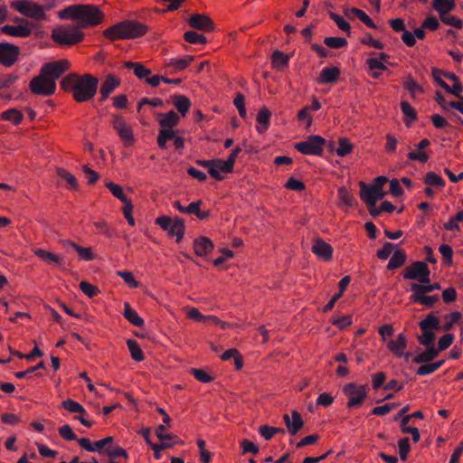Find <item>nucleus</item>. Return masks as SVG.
Returning <instances> with one entry per match:
<instances>
[{
    "label": "nucleus",
    "instance_id": "c03bdc74",
    "mask_svg": "<svg viewBox=\"0 0 463 463\" xmlns=\"http://www.w3.org/2000/svg\"><path fill=\"white\" fill-rule=\"evenodd\" d=\"M424 183L428 185H433L438 188H443L445 186V181L439 175L434 172H429L424 176Z\"/></svg>",
    "mask_w": 463,
    "mask_h": 463
},
{
    "label": "nucleus",
    "instance_id": "c9c22d12",
    "mask_svg": "<svg viewBox=\"0 0 463 463\" xmlns=\"http://www.w3.org/2000/svg\"><path fill=\"white\" fill-rule=\"evenodd\" d=\"M289 56L282 52L276 50L272 53V66L277 70H281L288 65Z\"/></svg>",
    "mask_w": 463,
    "mask_h": 463
},
{
    "label": "nucleus",
    "instance_id": "72a5a7b5",
    "mask_svg": "<svg viewBox=\"0 0 463 463\" xmlns=\"http://www.w3.org/2000/svg\"><path fill=\"white\" fill-rule=\"evenodd\" d=\"M410 288L415 293L427 294L440 289V285L439 283L430 284V282L425 284L411 283Z\"/></svg>",
    "mask_w": 463,
    "mask_h": 463
},
{
    "label": "nucleus",
    "instance_id": "423d86ee",
    "mask_svg": "<svg viewBox=\"0 0 463 463\" xmlns=\"http://www.w3.org/2000/svg\"><path fill=\"white\" fill-rule=\"evenodd\" d=\"M326 139L318 135H311L306 140L298 142L294 148L303 155L322 156Z\"/></svg>",
    "mask_w": 463,
    "mask_h": 463
},
{
    "label": "nucleus",
    "instance_id": "e433bc0d",
    "mask_svg": "<svg viewBox=\"0 0 463 463\" xmlns=\"http://www.w3.org/2000/svg\"><path fill=\"white\" fill-rule=\"evenodd\" d=\"M175 137V131L172 128H162L159 131L157 137V145L161 149L166 148V142L168 140H174Z\"/></svg>",
    "mask_w": 463,
    "mask_h": 463
},
{
    "label": "nucleus",
    "instance_id": "58836bf2",
    "mask_svg": "<svg viewBox=\"0 0 463 463\" xmlns=\"http://www.w3.org/2000/svg\"><path fill=\"white\" fill-rule=\"evenodd\" d=\"M127 345L129 349L131 357L133 360L137 362H141L145 359V355L137 344V342L134 339H128L127 341Z\"/></svg>",
    "mask_w": 463,
    "mask_h": 463
},
{
    "label": "nucleus",
    "instance_id": "680f3d73",
    "mask_svg": "<svg viewBox=\"0 0 463 463\" xmlns=\"http://www.w3.org/2000/svg\"><path fill=\"white\" fill-rule=\"evenodd\" d=\"M399 446V455L402 460H406L409 451L411 450L410 439L409 438L401 439L398 441Z\"/></svg>",
    "mask_w": 463,
    "mask_h": 463
},
{
    "label": "nucleus",
    "instance_id": "0eeeda50",
    "mask_svg": "<svg viewBox=\"0 0 463 463\" xmlns=\"http://www.w3.org/2000/svg\"><path fill=\"white\" fill-rule=\"evenodd\" d=\"M84 33L79 28L58 27L53 29L52 38L59 44L73 45L82 41Z\"/></svg>",
    "mask_w": 463,
    "mask_h": 463
},
{
    "label": "nucleus",
    "instance_id": "79ce46f5",
    "mask_svg": "<svg viewBox=\"0 0 463 463\" xmlns=\"http://www.w3.org/2000/svg\"><path fill=\"white\" fill-rule=\"evenodd\" d=\"M105 453L109 456V460H114L115 458H128V454L126 451V449H124L123 448H121L119 446L114 445V444H112V446L107 448L105 449Z\"/></svg>",
    "mask_w": 463,
    "mask_h": 463
},
{
    "label": "nucleus",
    "instance_id": "1a4fd4ad",
    "mask_svg": "<svg viewBox=\"0 0 463 463\" xmlns=\"http://www.w3.org/2000/svg\"><path fill=\"white\" fill-rule=\"evenodd\" d=\"M430 270L424 261H414L411 266L407 267L403 272L405 279L417 280L418 284H425L430 282Z\"/></svg>",
    "mask_w": 463,
    "mask_h": 463
},
{
    "label": "nucleus",
    "instance_id": "0e129e2a",
    "mask_svg": "<svg viewBox=\"0 0 463 463\" xmlns=\"http://www.w3.org/2000/svg\"><path fill=\"white\" fill-rule=\"evenodd\" d=\"M80 288L89 298H93L99 293V289L96 286L87 281H81L80 283Z\"/></svg>",
    "mask_w": 463,
    "mask_h": 463
},
{
    "label": "nucleus",
    "instance_id": "a878e982",
    "mask_svg": "<svg viewBox=\"0 0 463 463\" xmlns=\"http://www.w3.org/2000/svg\"><path fill=\"white\" fill-rule=\"evenodd\" d=\"M173 104L177 111L184 117L191 107L190 99L184 95L175 94L173 97Z\"/></svg>",
    "mask_w": 463,
    "mask_h": 463
},
{
    "label": "nucleus",
    "instance_id": "864d4df0",
    "mask_svg": "<svg viewBox=\"0 0 463 463\" xmlns=\"http://www.w3.org/2000/svg\"><path fill=\"white\" fill-rule=\"evenodd\" d=\"M57 174L61 178L65 180L70 184L71 189H72V190L78 189L77 179L72 174H71L70 172H68L67 170L62 169V168H58Z\"/></svg>",
    "mask_w": 463,
    "mask_h": 463
},
{
    "label": "nucleus",
    "instance_id": "aec40b11",
    "mask_svg": "<svg viewBox=\"0 0 463 463\" xmlns=\"http://www.w3.org/2000/svg\"><path fill=\"white\" fill-rule=\"evenodd\" d=\"M60 243L66 250L73 249L75 251H77L80 259L84 260H92L94 259V254L91 252L90 248L81 247L69 240H61Z\"/></svg>",
    "mask_w": 463,
    "mask_h": 463
},
{
    "label": "nucleus",
    "instance_id": "6ab92c4d",
    "mask_svg": "<svg viewBox=\"0 0 463 463\" xmlns=\"http://www.w3.org/2000/svg\"><path fill=\"white\" fill-rule=\"evenodd\" d=\"M341 71L337 67H325L321 70L317 82L319 84H331L337 81Z\"/></svg>",
    "mask_w": 463,
    "mask_h": 463
},
{
    "label": "nucleus",
    "instance_id": "2eb2a0df",
    "mask_svg": "<svg viewBox=\"0 0 463 463\" xmlns=\"http://www.w3.org/2000/svg\"><path fill=\"white\" fill-rule=\"evenodd\" d=\"M312 251L318 258L327 261L333 257V248L321 239H317L312 246Z\"/></svg>",
    "mask_w": 463,
    "mask_h": 463
},
{
    "label": "nucleus",
    "instance_id": "4be33fe9",
    "mask_svg": "<svg viewBox=\"0 0 463 463\" xmlns=\"http://www.w3.org/2000/svg\"><path fill=\"white\" fill-rule=\"evenodd\" d=\"M407 346V339L403 333L398 335L396 339L388 343L389 350L397 357H402V350Z\"/></svg>",
    "mask_w": 463,
    "mask_h": 463
},
{
    "label": "nucleus",
    "instance_id": "bf43d9fd",
    "mask_svg": "<svg viewBox=\"0 0 463 463\" xmlns=\"http://www.w3.org/2000/svg\"><path fill=\"white\" fill-rule=\"evenodd\" d=\"M190 373L199 382L203 383H211L213 378L210 376L205 371L196 368H191Z\"/></svg>",
    "mask_w": 463,
    "mask_h": 463
},
{
    "label": "nucleus",
    "instance_id": "5701e85b",
    "mask_svg": "<svg viewBox=\"0 0 463 463\" xmlns=\"http://www.w3.org/2000/svg\"><path fill=\"white\" fill-rule=\"evenodd\" d=\"M410 300L413 303L423 305L429 308L432 307L436 302L439 300V295L427 296L426 294H420L413 292L410 296Z\"/></svg>",
    "mask_w": 463,
    "mask_h": 463
},
{
    "label": "nucleus",
    "instance_id": "7ed1b4c3",
    "mask_svg": "<svg viewBox=\"0 0 463 463\" xmlns=\"http://www.w3.org/2000/svg\"><path fill=\"white\" fill-rule=\"evenodd\" d=\"M75 16L79 28H86L100 24L103 13L97 5L78 4L75 5Z\"/></svg>",
    "mask_w": 463,
    "mask_h": 463
},
{
    "label": "nucleus",
    "instance_id": "b1692460",
    "mask_svg": "<svg viewBox=\"0 0 463 463\" xmlns=\"http://www.w3.org/2000/svg\"><path fill=\"white\" fill-rule=\"evenodd\" d=\"M124 317L132 325L136 326H143L145 324L144 319L137 314L136 310H134L130 304L128 302L124 303Z\"/></svg>",
    "mask_w": 463,
    "mask_h": 463
},
{
    "label": "nucleus",
    "instance_id": "13d9d810",
    "mask_svg": "<svg viewBox=\"0 0 463 463\" xmlns=\"http://www.w3.org/2000/svg\"><path fill=\"white\" fill-rule=\"evenodd\" d=\"M330 18L337 24L339 29L345 32L348 36L351 34V27L350 24L344 20V18L335 13L329 14Z\"/></svg>",
    "mask_w": 463,
    "mask_h": 463
},
{
    "label": "nucleus",
    "instance_id": "ddd939ff",
    "mask_svg": "<svg viewBox=\"0 0 463 463\" xmlns=\"http://www.w3.org/2000/svg\"><path fill=\"white\" fill-rule=\"evenodd\" d=\"M189 25L196 30L203 32H212L214 30V24L210 16L204 14H195L187 20Z\"/></svg>",
    "mask_w": 463,
    "mask_h": 463
},
{
    "label": "nucleus",
    "instance_id": "7c9ffc66",
    "mask_svg": "<svg viewBox=\"0 0 463 463\" xmlns=\"http://www.w3.org/2000/svg\"><path fill=\"white\" fill-rule=\"evenodd\" d=\"M125 67L128 69H132L134 71V74L138 79H146V77L151 74V70L146 68L140 62L126 61Z\"/></svg>",
    "mask_w": 463,
    "mask_h": 463
},
{
    "label": "nucleus",
    "instance_id": "09e8293b",
    "mask_svg": "<svg viewBox=\"0 0 463 463\" xmlns=\"http://www.w3.org/2000/svg\"><path fill=\"white\" fill-rule=\"evenodd\" d=\"M184 39L192 44H203L207 42L206 37L203 34H199L194 31H187L184 34Z\"/></svg>",
    "mask_w": 463,
    "mask_h": 463
},
{
    "label": "nucleus",
    "instance_id": "20e7f679",
    "mask_svg": "<svg viewBox=\"0 0 463 463\" xmlns=\"http://www.w3.org/2000/svg\"><path fill=\"white\" fill-rule=\"evenodd\" d=\"M388 181L385 176H378L374 179L372 185L365 183H360V197L366 205H376L377 201L382 200L386 193L383 191V185Z\"/></svg>",
    "mask_w": 463,
    "mask_h": 463
},
{
    "label": "nucleus",
    "instance_id": "412c9836",
    "mask_svg": "<svg viewBox=\"0 0 463 463\" xmlns=\"http://www.w3.org/2000/svg\"><path fill=\"white\" fill-rule=\"evenodd\" d=\"M426 347L425 351L415 355L413 357V362L415 364H426L432 360H434L439 354V350L434 345H424Z\"/></svg>",
    "mask_w": 463,
    "mask_h": 463
},
{
    "label": "nucleus",
    "instance_id": "5fc2aeb1",
    "mask_svg": "<svg viewBox=\"0 0 463 463\" xmlns=\"http://www.w3.org/2000/svg\"><path fill=\"white\" fill-rule=\"evenodd\" d=\"M324 43L332 49H339L347 45V41L343 37H326Z\"/></svg>",
    "mask_w": 463,
    "mask_h": 463
},
{
    "label": "nucleus",
    "instance_id": "f3484780",
    "mask_svg": "<svg viewBox=\"0 0 463 463\" xmlns=\"http://www.w3.org/2000/svg\"><path fill=\"white\" fill-rule=\"evenodd\" d=\"M345 15L349 19H354V17H357L360 21H362L366 26L372 29H377V25L370 18L363 10L358 9L356 7H345L344 8Z\"/></svg>",
    "mask_w": 463,
    "mask_h": 463
},
{
    "label": "nucleus",
    "instance_id": "69168bd1",
    "mask_svg": "<svg viewBox=\"0 0 463 463\" xmlns=\"http://www.w3.org/2000/svg\"><path fill=\"white\" fill-rule=\"evenodd\" d=\"M114 438L112 436H108L105 439L95 441L96 452L105 453V449L112 446Z\"/></svg>",
    "mask_w": 463,
    "mask_h": 463
},
{
    "label": "nucleus",
    "instance_id": "9d476101",
    "mask_svg": "<svg viewBox=\"0 0 463 463\" xmlns=\"http://www.w3.org/2000/svg\"><path fill=\"white\" fill-rule=\"evenodd\" d=\"M343 392L348 397V408L361 405L367 396L366 385H357L354 383L345 384Z\"/></svg>",
    "mask_w": 463,
    "mask_h": 463
},
{
    "label": "nucleus",
    "instance_id": "a211bd4d",
    "mask_svg": "<svg viewBox=\"0 0 463 463\" xmlns=\"http://www.w3.org/2000/svg\"><path fill=\"white\" fill-rule=\"evenodd\" d=\"M213 248V242L207 237L202 236L194 241V250L197 256H207Z\"/></svg>",
    "mask_w": 463,
    "mask_h": 463
},
{
    "label": "nucleus",
    "instance_id": "a19ab883",
    "mask_svg": "<svg viewBox=\"0 0 463 463\" xmlns=\"http://www.w3.org/2000/svg\"><path fill=\"white\" fill-rule=\"evenodd\" d=\"M421 335L417 336L418 341L422 345H434L436 335L433 330H429L426 327H420Z\"/></svg>",
    "mask_w": 463,
    "mask_h": 463
},
{
    "label": "nucleus",
    "instance_id": "f03ea898",
    "mask_svg": "<svg viewBox=\"0 0 463 463\" xmlns=\"http://www.w3.org/2000/svg\"><path fill=\"white\" fill-rule=\"evenodd\" d=\"M146 26L132 20L118 23L104 31L105 37L110 40L133 39L145 34Z\"/></svg>",
    "mask_w": 463,
    "mask_h": 463
},
{
    "label": "nucleus",
    "instance_id": "338daca9",
    "mask_svg": "<svg viewBox=\"0 0 463 463\" xmlns=\"http://www.w3.org/2000/svg\"><path fill=\"white\" fill-rule=\"evenodd\" d=\"M395 247L396 245L387 241L383 244L382 249L377 250L376 255L380 260H387Z\"/></svg>",
    "mask_w": 463,
    "mask_h": 463
},
{
    "label": "nucleus",
    "instance_id": "de8ad7c7",
    "mask_svg": "<svg viewBox=\"0 0 463 463\" xmlns=\"http://www.w3.org/2000/svg\"><path fill=\"white\" fill-rule=\"evenodd\" d=\"M188 317L199 322L213 320L215 324L221 323L220 319L214 316L205 317L197 308H192L188 312Z\"/></svg>",
    "mask_w": 463,
    "mask_h": 463
},
{
    "label": "nucleus",
    "instance_id": "774afa93",
    "mask_svg": "<svg viewBox=\"0 0 463 463\" xmlns=\"http://www.w3.org/2000/svg\"><path fill=\"white\" fill-rule=\"evenodd\" d=\"M454 341V335L450 333H448L441 336L438 342L437 350L439 352L446 350L449 348Z\"/></svg>",
    "mask_w": 463,
    "mask_h": 463
},
{
    "label": "nucleus",
    "instance_id": "c85d7f7f",
    "mask_svg": "<svg viewBox=\"0 0 463 463\" xmlns=\"http://www.w3.org/2000/svg\"><path fill=\"white\" fill-rule=\"evenodd\" d=\"M185 232L184 222L183 219L176 217L172 222V226L167 232L170 236H176V241H179L183 239Z\"/></svg>",
    "mask_w": 463,
    "mask_h": 463
},
{
    "label": "nucleus",
    "instance_id": "8fccbe9b",
    "mask_svg": "<svg viewBox=\"0 0 463 463\" xmlns=\"http://www.w3.org/2000/svg\"><path fill=\"white\" fill-rule=\"evenodd\" d=\"M401 109L402 111V113L404 114V116L406 117L405 118V124L410 127V122L407 120V118H409L411 121H414L417 119V112L416 110L410 105L409 102L407 101H402L401 103Z\"/></svg>",
    "mask_w": 463,
    "mask_h": 463
},
{
    "label": "nucleus",
    "instance_id": "a18cd8bd",
    "mask_svg": "<svg viewBox=\"0 0 463 463\" xmlns=\"http://www.w3.org/2000/svg\"><path fill=\"white\" fill-rule=\"evenodd\" d=\"M259 433L266 440H269L277 433H285V430L283 428H277V427H270V426H268V425H263V426H261L260 428Z\"/></svg>",
    "mask_w": 463,
    "mask_h": 463
},
{
    "label": "nucleus",
    "instance_id": "052dcab7",
    "mask_svg": "<svg viewBox=\"0 0 463 463\" xmlns=\"http://www.w3.org/2000/svg\"><path fill=\"white\" fill-rule=\"evenodd\" d=\"M117 275L122 278L128 287L132 288H136L138 287V283L134 279L132 272L128 270H118Z\"/></svg>",
    "mask_w": 463,
    "mask_h": 463
},
{
    "label": "nucleus",
    "instance_id": "c756f323",
    "mask_svg": "<svg viewBox=\"0 0 463 463\" xmlns=\"http://www.w3.org/2000/svg\"><path fill=\"white\" fill-rule=\"evenodd\" d=\"M120 85V80L113 75H108L100 86V94H110Z\"/></svg>",
    "mask_w": 463,
    "mask_h": 463
},
{
    "label": "nucleus",
    "instance_id": "dca6fc26",
    "mask_svg": "<svg viewBox=\"0 0 463 463\" xmlns=\"http://www.w3.org/2000/svg\"><path fill=\"white\" fill-rule=\"evenodd\" d=\"M0 31L7 35L14 37L26 38L32 34V30L29 26L24 24L11 25L5 24L0 28Z\"/></svg>",
    "mask_w": 463,
    "mask_h": 463
},
{
    "label": "nucleus",
    "instance_id": "4d7b16f0",
    "mask_svg": "<svg viewBox=\"0 0 463 463\" xmlns=\"http://www.w3.org/2000/svg\"><path fill=\"white\" fill-rule=\"evenodd\" d=\"M403 86L410 91L411 96L423 91L422 87L411 75H408L407 80L403 82Z\"/></svg>",
    "mask_w": 463,
    "mask_h": 463
},
{
    "label": "nucleus",
    "instance_id": "473e14b6",
    "mask_svg": "<svg viewBox=\"0 0 463 463\" xmlns=\"http://www.w3.org/2000/svg\"><path fill=\"white\" fill-rule=\"evenodd\" d=\"M179 121V116L174 110H170L159 120V125L162 128H173Z\"/></svg>",
    "mask_w": 463,
    "mask_h": 463
},
{
    "label": "nucleus",
    "instance_id": "49530a36",
    "mask_svg": "<svg viewBox=\"0 0 463 463\" xmlns=\"http://www.w3.org/2000/svg\"><path fill=\"white\" fill-rule=\"evenodd\" d=\"M2 118L18 125L23 120V114L15 109H11L2 113Z\"/></svg>",
    "mask_w": 463,
    "mask_h": 463
},
{
    "label": "nucleus",
    "instance_id": "ea45409f",
    "mask_svg": "<svg viewBox=\"0 0 463 463\" xmlns=\"http://www.w3.org/2000/svg\"><path fill=\"white\" fill-rule=\"evenodd\" d=\"M80 77L75 73L66 75L61 81V87L64 90H71L74 92L76 85Z\"/></svg>",
    "mask_w": 463,
    "mask_h": 463
},
{
    "label": "nucleus",
    "instance_id": "e2e57ef3",
    "mask_svg": "<svg viewBox=\"0 0 463 463\" xmlns=\"http://www.w3.org/2000/svg\"><path fill=\"white\" fill-rule=\"evenodd\" d=\"M60 436L69 441L76 440L77 436L73 432L71 427L69 424H64L61 426L58 430Z\"/></svg>",
    "mask_w": 463,
    "mask_h": 463
},
{
    "label": "nucleus",
    "instance_id": "603ef678",
    "mask_svg": "<svg viewBox=\"0 0 463 463\" xmlns=\"http://www.w3.org/2000/svg\"><path fill=\"white\" fill-rule=\"evenodd\" d=\"M337 194L344 204L349 207L354 205L355 199L346 187L341 186L338 188Z\"/></svg>",
    "mask_w": 463,
    "mask_h": 463
},
{
    "label": "nucleus",
    "instance_id": "6e6d98bb",
    "mask_svg": "<svg viewBox=\"0 0 463 463\" xmlns=\"http://www.w3.org/2000/svg\"><path fill=\"white\" fill-rule=\"evenodd\" d=\"M339 146L336 149V154L339 156H345L349 155L353 150V145L345 137H342L338 141Z\"/></svg>",
    "mask_w": 463,
    "mask_h": 463
},
{
    "label": "nucleus",
    "instance_id": "bb28decb",
    "mask_svg": "<svg viewBox=\"0 0 463 463\" xmlns=\"http://www.w3.org/2000/svg\"><path fill=\"white\" fill-rule=\"evenodd\" d=\"M406 260V252L403 250H396L387 264V269L390 270L396 269L402 267Z\"/></svg>",
    "mask_w": 463,
    "mask_h": 463
},
{
    "label": "nucleus",
    "instance_id": "4468645a",
    "mask_svg": "<svg viewBox=\"0 0 463 463\" xmlns=\"http://www.w3.org/2000/svg\"><path fill=\"white\" fill-rule=\"evenodd\" d=\"M283 420L288 433L292 436L296 435L305 424L301 414L296 410L291 411V416L284 414Z\"/></svg>",
    "mask_w": 463,
    "mask_h": 463
},
{
    "label": "nucleus",
    "instance_id": "37998d69",
    "mask_svg": "<svg viewBox=\"0 0 463 463\" xmlns=\"http://www.w3.org/2000/svg\"><path fill=\"white\" fill-rule=\"evenodd\" d=\"M105 186L111 192V194L118 198L120 202L127 203L129 201L123 192V188L112 182H107Z\"/></svg>",
    "mask_w": 463,
    "mask_h": 463
},
{
    "label": "nucleus",
    "instance_id": "2f4dec72",
    "mask_svg": "<svg viewBox=\"0 0 463 463\" xmlns=\"http://www.w3.org/2000/svg\"><path fill=\"white\" fill-rule=\"evenodd\" d=\"M61 406L70 413L87 414L86 409L71 398L64 400Z\"/></svg>",
    "mask_w": 463,
    "mask_h": 463
},
{
    "label": "nucleus",
    "instance_id": "f704fd0d",
    "mask_svg": "<svg viewBox=\"0 0 463 463\" xmlns=\"http://www.w3.org/2000/svg\"><path fill=\"white\" fill-rule=\"evenodd\" d=\"M420 327H426L429 330H440L441 326L438 317L434 316L433 313H430L427 317L419 323Z\"/></svg>",
    "mask_w": 463,
    "mask_h": 463
},
{
    "label": "nucleus",
    "instance_id": "9b49d317",
    "mask_svg": "<svg viewBox=\"0 0 463 463\" xmlns=\"http://www.w3.org/2000/svg\"><path fill=\"white\" fill-rule=\"evenodd\" d=\"M112 126L126 146L133 144L134 136L132 129L120 115L113 116Z\"/></svg>",
    "mask_w": 463,
    "mask_h": 463
},
{
    "label": "nucleus",
    "instance_id": "f257e3e1",
    "mask_svg": "<svg viewBox=\"0 0 463 463\" xmlns=\"http://www.w3.org/2000/svg\"><path fill=\"white\" fill-rule=\"evenodd\" d=\"M69 69L70 62L65 59L44 63L40 74L30 81L31 91L37 95H52L56 90V80Z\"/></svg>",
    "mask_w": 463,
    "mask_h": 463
},
{
    "label": "nucleus",
    "instance_id": "3c124183",
    "mask_svg": "<svg viewBox=\"0 0 463 463\" xmlns=\"http://www.w3.org/2000/svg\"><path fill=\"white\" fill-rule=\"evenodd\" d=\"M461 317H462V315L458 311H454L449 315H446L444 317V319L446 320V322L441 328L445 331L451 330L453 328L454 325L456 323H458Z\"/></svg>",
    "mask_w": 463,
    "mask_h": 463
},
{
    "label": "nucleus",
    "instance_id": "4c0bfd02",
    "mask_svg": "<svg viewBox=\"0 0 463 463\" xmlns=\"http://www.w3.org/2000/svg\"><path fill=\"white\" fill-rule=\"evenodd\" d=\"M433 7L439 14V17L453 10L455 5L449 0H433Z\"/></svg>",
    "mask_w": 463,
    "mask_h": 463
},
{
    "label": "nucleus",
    "instance_id": "39448f33",
    "mask_svg": "<svg viewBox=\"0 0 463 463\" xmlns=\"http://www.w3.org/2000/svg\"><path fill=\"white\" fill-rule=\"evenodd\" d=\"M99 80L90 75L84 74L80 78L76 89L73 92V98L78 102H84L92 99L98 90Z\"/></svg>",
    "mask_w": 463,
    "mask_h": 463
},
{
    "label": "nucleus",
    "instance_id": "f8f14e48",
    "mask_svg": "<svg viewBox=\"0 0 463 463\" xmlns=\"http://www.w3.org/2000/svg\"><path fill=\"white\" fill-rule=\"evenodd\" d=\"M20 55V48L9 43H0V63L10 67L17 60Z\"/></svg>",
    "mask_w": 463,
    "mask_h": 463
},
{
    "label": "nucleus",
    "instance_id": "393cba45",
    "mask_svg": "<svg viewBox=\"0 0 463 463\" xmlns=\"http://www.w3.org/2000/svg\"><path fill=\"white\" fill-rule=\"evenodd\" d=\"M34 254L43 261L52 263L57 267H61L63 264V259L61 257L45 250L37 249L34 250Z\"/></svg>",
    "mask_w": 463,
    "mask_h": 463
},
{
    "label": "nucleus",
    "instance_id": "cd10ccee",
    "mask_svg": "<svg viewBox=\"0 0 463 463\" xmlns=\"http://www.w3.org/2000/svg\"><path fill=\"white\" fill-rule=\"evenodd\" d=\"M270 116L271 113L267 108L264 107L260 109L257 115V121L260 126L256 127L259 133H263L269 128Z\"/></svg>",
    "mask_w": 463,
    "mask_h": 463
},
{
    "label": "nucleus",
    "instance_id": "6e6552de",
    "mask_svg": "<svg viewBox=\"0 0 463 463\" xmlns=\"http://www.w3.org/2000/svg\"><path fill=\"white\" fill-rule=\"evenodd\" d=\"M11 7L20 14L34 20L42 21L46 19V14L42 5L26 0L14 1Z\"/></svg>",
    "mask_w": 463,
    "mask_h": 463
}]
</instances>
